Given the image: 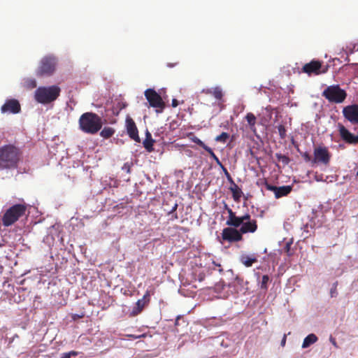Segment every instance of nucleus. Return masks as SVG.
Here are the masks:
<instances>
[{
	"instance_id": "obj_1",
	"label": "nucleus",
	"mask_w": 358,
	"mask_h": 358,
	"mask_svg": "<svg viewBox=\"0 0 358 358\" xmlns=\"http://www.w3.org/2000/svg\"><path fill=\"white\" fill-rule=\"evenodd\" d=\"M20 152L13 145H4L0 148V168H15L20 160Z\"/></svg>"
},
{
	"instance_id": "obj_2",
	"label": "nucleus",
	"mask_w": 358,
	"mask_h": 358,
	"mask_svg": "<svg viewBox=\"0 0 358 358\" xmlns=\"http://www.w3.org/2000/svg\"><path fill=\"white\" fill-rule=\"evenodd\" d=\"M102 124L101 117L91 112L83 113L79 119L80 128L86 134H96L101 129Z\"/></svg>"
},
{
	"instance_id": "obj_3",
	"label": "nucleus",
	"mask_w": 358,
	"mask_h": 358,
	"mask_svg": "<svg viewBox=\"0 0 358 358\" xmlns=\"http://www.w3.org/2000/svg\"><path fill=\"white\" fill-rule=\"evenodd\" d=\"M61 90L57 85L39 87L35 91L34 97L37 102L43 104L50 103L59 96Z\"/></svg>"
},
{
	"instance_id": "obj_4",
	"label": "nucleus",
	"mask_w": 358,
	"mask_h": 358,
	"mask_svg": "<svg viewBox=\"0 0 358 358\" xmlns=\"http://www.w3.org/2000/svg\"><path fill=\"white\" fill-rule=\"evenodd\" d=\"M27 206L25 204L19 203L10 207L3 215V225L5 227L12 225L25 214Z\"/></svg>"
},
{
	"instance_id": "obj_5",
	"label": "nucleus",
	"mask_w": 358,
	"mask_h": 358,
	"mask_svg": "<svg viewBox=\"0 0 358 358\" xmlns=\"http://www.w3.org/2000/svg\"><path fill=\"white\" fill-rule=\"evenodd\" d=\"M57 64V58L53 55L43 57L36 70L37 76H50L54 73Z\"/></svg>"
},
{
	"instance_id": "obj_6",
	"label": "nucleus",
	"mask_w": 358,
	"mask_h": 358,
	"mask_svg": "<svg viewBox=\"0 0 358 358\" xmlns=\"http://www.w3.org/2000/svg\"><path fill=\"white\" fill-rule=\"evenodd\" d=\"M322 96L331 103H341L347 96L346 92L338 85L327 87L322 92Z\"/></svg>"
},
{
	"instance_id": "obj_7",
	"label": "nucleus",
	"mask_w": 358,
	"mask_h": 358,
	"mask_svg": "<svg viewBox=\"0 0 358 358\" xmlns=\"http://www.w3.org/2000/svg\"><path fill=\"white\" fill-rule=\"evenodd\" d=\"M238 218L241 219V222L238 224H230L229 226L234 227H240L239 231L241 234L248 233H255L257 230V222L255 219H251L250 214L246 213L243 216H238Z\"/></svg>"
},
{
	"instance_id": "obj_8",
	"label": "nucleus",
	"mask_w": 358,
	"mask_h": 358,
	"mask_svg": "<svg viewBox=\"0 0 358 358\" xmlns=\"http://www.w3.org/2000/svg\"><path fill=\"white\" fill-rule=\"evenodd\" d=\"M144 94L151 107L159 108L160 111H162L165 107V103L155 90L151 88L147 89Z\"/></svg>"
},
{
	"instance_id": "obj_9",
	"label": "nucleus",
	"mask_w": 358,
	"mask_h": 358,
	"mask_svg": "<svg viewBox=\"0 0 358 358\" xmlns=\"http://www.w3.org/2000/svg\"><path fill=\"white\" fill-rule=\"evenodd\" d=\"M313 155L314 157L312 159V164L321 163L324 165L329 164L331 155L327 147L318 146L315 148Z\"/></svg>"
},
{
	"instance_id": "obj_10",
	"label": "nucleus",
	"mask_w": 358,
	"mask_h": 358,
	"mask_svg": "<svg viewBox=\"0 0 358 358\" xmlns=\"http://www.w3.org/2000/svg\"><path fill=\"white\" fill-rule=\"evenodd\" d=\"M237 228L238 227H234L231 226H229V227L224 228L222 232V240L229 243H234L243 241V237L239 229H237Z\"/></svg>"
},
{
	"instance_id": "obj_11",
	"label": "nucleus",
	"mask_w": 358,
	"mask_h": 358,
	"mask_svg": "<svg viewBox=\"0 0 358 358\" xmlns=\"http://www.w3.org/2000/svg\"><path fill=\"white\" fill-rule=\"evenodd\" d=\"M266 189L273 192L275 197L280 199L282 196H287L292 190V185H284L281 187H276L268 183L266 181L264 183Z\"/></svg>"
},
{
	"instance_id": "obj_12",
	"label": "nucleus",
	"mask_w": 358,
	"mask_h": 358,
	"mask_svg": "<svg viewBox=\"0 0 358 358\" xmlns=\"http://www.w3.org/2000/svg\"><path fill=\"white\" fill-rule=\"evenodd\" d=\"M2 113L17 114L21 111V106L18 100L15 99H10L6 101L1 108Z\"/></svg>"
},
{
	"instance_id": "obj_13",
	"label": "nucleus",
	"mask_w": 358,
	"mask_h": 358,
	"mask_svg": "<svg viewBox=\"0 0 358 358\" xmlns=\"http://www.w3.org/2000/svg\"><path fill=\"white\" fill-rule=\"evenodd\" d=\"M338 128L341 139L346 143L352 145L358 144V135L355 136L340 123L338 124Z\"/></svg>"
},
{
	"instance_id": "obj_14",
	"label": "nucleus",
	"mask_w": 358,
	"mask_h": 358,
	"mask_svg": "<svg viewBox=\"0 0 358 358\" xmlns=\"http://www.w3.org/2000/svg\"><path fill=\"white\" fill-rule=\"evenodd\" d=\"M322 68V62L318 60H312L309 63H307L303 65L302 68V71L308 75L310 76L312 74L319 75L322 73H325V71H321L320 69Z\"/></svg>"
},
{
	"instance_id": "obj_15",
	"label": "nucleus",
	"mask_w": 358,
	"mask_h": 358,
	"mask_svg": "<svg viewBox=\"0 0 358 358\" xmlns=\"http://www.w3.org/2000/svg\"><path fill=\"white\" fill-rule=\"evenodd\" d=\"M343 114L345 119L352 124H358V104H353L345 107Z\"/></svg>"
},
{
	"instance_id": "obj_16",
	"label": "nucleus",
	"mask_w": 358,
	"mask_h": 358,
	"mask_svg": "<svg viewBox=\"0 0 358 358\" xmlns=\"http://www.w3.org/2000/svg\"><path fill=\"white\" fill-rule=\"evenodd\" d=\"M150 301V292L147 290L143 295L141 299H139L136 303L135 306L133 308L131 315L132 316H136L139 315L143 310V308L147 306Z\"/></svg>"
},
{
	"instance_id": "obj_17",
	"label": "nucleus",
	"mask_w": 358,
	"mask_h": 358,
	"mask_svg": "<svg viewBox=\"0 0 358 358\" xmlns=\"http://www.w3.org/2000/svg\"><path fill=\"white\" fill-rule=\"evenodd\" d=\"M126 128L129 136L136 142H140L138 131L134 120L129 115L126 117Z\"/></svg>"
},
{
	"instance_id": "obj_18",
	"label": "nucleus",
	"mask_w": 358,
	"mask_h": 358,
	"mask_svg": "<svg viewBox=\"0 0 358 358\" xmlns=\"http://www.w3.org/2000/svg\"><path fill=\"white\" fill-rule=\"evenodd\" d=\"M224 209L227 211L229 216L226 222V224L229 226L230 224H238L241 221V219L238 218L236 213L230 208L227 203H224Z\"/></svg>"
},
{
	"instance_id": "obj_19",
	"label": "nucleus",
	"mask_w": 358,
	"mask_h": 358,
	"mask_svg": "<svg viewBox=\"0 0 358 358\" xmlns=\"http://www.w3.org/2000/svg\"><path fill=\"white\" fill-rule=\"evenodd\" d=\"M240 262L246 267H250L254 263L257 262V258L255 255H245L243 254L240 257Z\"/></svg>"
},
{
	"instance_id": "obj_20",
	"label": "nucleus",
	"mask_w": 358,
	"mask_h": 358,
	"mask_svg": "<svg viewBox=\"0 0 358 358\" xmlns=\"http://www.w3.org/2000/svg\"><path fill=\"white\" fill-rule=\"evenodd\" d=\"M213 96L215 97L216 100L218 101L217 105L222 108L224 107L223 103L224 101L223 96L224 94L222 90L220 87H213Z\"/></svg>"
},
{
	"instance_id": "obj_21",
	"label": "nucleus",
	"mask_w": 358,
	"mask_h": 358,
	"mask_svg": "<svg viewBox=\"0 0 358 358\" xmlns=\"http://www.w3.org/2000/svg\"><path fill=\"white\" fill-rule=\"evenodd\" d=\"M246 121L248 122V126L250 129V130L254 132V133H256V122H257V118L255 117V115L252 113H248L245 117Z\"/></svg>"
},
{
	"instance_id": "obj_22",
	"label": "nucleus",
	"mask_w": 358,
	"mask_h": 358,
	"mask_svg": "<svg viewBox=\"0 0 358 358\" xmlns=\"http://www.w3.org/2000/svg\"><path fill=\"white\" fill-rule=\"evenodd\" d=\"M229 190L232 193V197L234 200L236 202H238L243 194L242 190L236 184L234 185H231V187H229Z\"/></svg>"
},
{
	"instance_id": "obj_23",
	"label": "nucleus",
	"mask_w": 358,
	"mask_h": 358,
	"mask_svg": "<svg viewBox=\"0 0 358 358\" xmlns=\"http://www.w3.org/2000/svg\"><path fill=\"white\" fill-rule=\"evenodd\" d=\"M318 340V338L317 336L314 334H310L308 335L303 340L302 343V348H307L310 345L314 344L316 343Z\"/></svg>"
},
{
	"instance_id": "obj_24",
	"label": "nucleus",
	"mask_w": 358,
	"mask_h": 358,
	"mask_svg": "<svg viewBox=\"0 0 358 358\" xmlns=\"http://www.w3.org/2000/svg\"><path fill=\"white\" fill-rule=\"evenodd\" d=\"M154 142L155 141L152 138L151 134L149 132H147L146 138L143 141V146L148 152H152L153 150Z\"/></svg>"
},
{
	"instance_id": "obj_25",
	"label": "nucleus",
	"mask_w": 358,
	"mask_h": 358,
	"mask_svg": "<svg viewBox=\"0 0 358 358\" xmlns=\"http://www.w3.org/2000/svg\"><path fill=\"white\" fill-rule=\"evenodd\" d=\"M115 134V129L112 127H104L100 135L104 138H110L113 134Z\"/></svg>"
},
{
	"instance_id": "obj_26",
	"label": "nucleus",
	"mask_w": 358,
	"mask_h": 358,
	"mask_svg": "<svg viewBox=\"0 0 358 358\" xmlns=\"http://www.w3.org/2000/svg\"><path fill=\"white\" fill-rule=\"evenodd\" d=\"M275 157L278 159V160L279 162H281L284 165H287L290 162V159L287 156L282 155L280 153H276Z\"/></svg>"
},
{
	"instance_id": "obj_27",
	"label": "nucleus",
	"mask_w": 358,
	"mask_h": 358,
	"mask_svg": "<svg viewBox=\"0 0 358 358\" xmlns=\"http://www.w3.org/2000/svg\"><path fill=\"white\" fill-rule=\"evenodd\" d=\"M229 138V135L228 133L222 132L221 134H220L215 137V141L217 142H221V143H224L227 142V141L228 140Z\"/></svg>"
},
{
	"instance_id": "obj_28",
	"label": "nucleus",
	"mask_w": 358,
	"mask_h": 358,
	"mask_svg": "<svg viewBox=\"0 0 358 358\" xmlns=\"http://www.w3.org/2000/svg\"><path fill=\"white\" fill-rule=\"evenodd\" d=\"M206 151L208 152V153L210 155V157H212L215 161L216 164L219 166H222V162H220L219 158L217 157V155L214 153V152L210 147L208 148V149H206Z\"/></svg>"
},
{
	"instance_id": "obj_29",
	"label": "nucleus",
	"mask_w": 358,
	"mask_h": 358,
	"mask_svg": "<svg viewBox=\"0 0 358 358\" xmlns=\"http://www.w3.org/2000/svg\"><path fill=\"white\" fill-rule=\"evenodd\" d=\"M280 138L284 139L286 137V129L283 124L277 127Z\"/></svg>"
},
{
	"instance_id": "obj_30",
	"label": "nucleus",
	"mask_w": 358,
	"mask_h": 358,
	"mask_svg": "<svg viewBox=\"0 0 358 358\" xmlns=\"http://www.w3.org/2000/svg\"><path fill=\"white\" fill-rule=\"evenodd\" d=\"M269 280H270V278H269L268 275H264L262 276V282H261V288L264 289H268L267 284Z\"/></svg>"
},
{
	"instance_id": "obj_31",
	"label": "nucleus",
	"mask_w": 358,
	"mask_h": 358,
	"mask_svg": "<svg viewBox=\"0 0 358 358\" xmlns=\"http://www.w3.org/2000/svg\"><path fill=\"white\" fill-rule=\"evenodd\" d=\"M192 141L194 143H195L196 145H198L199 146L203 148L205 150H206V149H208V148H209L201 140H200L199 138H197L196 136L192 138Z\"/></svg>"
},
{
	"instance_id": "obj_32",
	"label": "nucleus",
	"mask_w": 358,
	"mask_h": 358,
	"mask_svg": "<svg viewBox=\"0 0 358 358\" xmlns=\"http://www.w3.org/2000/svg\"><path fill=\"white\" fill-rule=\"evenodd\" d=\"M25 85L29 89H33L36 87V81L34 79H27L25 81Z\"/></svg>"
},
{
	"instance_id": "obj_33",
	"label": "nucleus",
	"mask_w": 358,
	"mask_h": 358,
	"mask_svg": "<svg viewBox=\"0 0 358 358\" xmlns=\"http://www.w3.org/2000/svg\"><path fill=\"white\" fill-rule=\"evenodd\" d=\"M337 285H338V282H336L333 284V286L330 289L331 297H335L338 295Z\"/></svg>"
},
{
	"instance_id": "obj_34",
	"label": "nucleus",
	"mask_w": 358,
	"mask_h": 358,
	"mask_svg": "<svg viewBox=\"0 0 358 358\" xmlns=\"http://www.w3.org/2000/svg\"><path fill=\"white\" fill-rule=\"evenodd\" d=\"M127 104L125 102L119 101L116 104V108L118 110L117 112V114H118L120 110L125 108L127 107Z\"/></svg>"
},
{
	"instance_id": "obj_35",
	"label": "nucleus",
	"mask_w": 358,
	"mask_h": 358,
	"mask_svg": "<svg viewBox=\"0 0 358 358\" xmlns=\"http://www.w3.org/2000/svg\"><path fill=\"white\" fill-rule=\"evenodd\" d=\"M78 352L76 351H71L69 352L63 353L61 358H71V356H76Z\"/></svg>"
},
{
	"instance_id": "obj_36",
	"label": "nucleus",
	"mask_w": 358,
	"mask_h": 358,
	"mask_svg": "<svg viewBox=\"0 0 358 358\" xmlns=\"http://www.w3.org/2000/svg\"><path fill=\"white\" fill-rule=\"evenodd\" d=\"M302 157H303L304 160L306 162H312V158L310 157V155L308 153V152H304L303 155H302Z\"/></svg>"
},
{
	"instance_id": "obj_37",
	"label": "nucleus",
	"mask_w": 358,
	"mask_h": 358,
	"mask_svg": "<svg viewBox=\"0 0 358 358\" xmlns=\"http://www.w3.org/2000/svg\"><path fill=\"white\" fill-rule=\"evenodd\" d=\"M213 88H207L202 90L201 92L206 94H212L213 95Z\"/></svg>"
},
{
	"instance_id": "obj_38",
	"label": "nucleus",
	"mask_w": 358,
	"mask_h": 358,
	"mask_svg": "<svg viewBox=\"0 0 358 358\" xmlns=\"http://www.w3.org/2000/svg\"><path fill=\"white\" fill-rule=\"evenodd\" d=\"M220 167L222 169L226 178H227V176H230V173H229V171H227V169L224 167V166L223 164H222V166H220Z\"/></svg>"
},
{
	"instance_id": "obj_39",
	"label": "nucleus",
	"mask_w": 358,
	"mask_h": 358,
	"mask_svg": "<svg viewBox=\"0 0 358 358\" xmlns=\"http://www.w3.org/2000/svg\"><path fill=\"white\" fill-rule=\"evenodd\" d=\"M227 180L229 181V182L231 185H236V183L234 182L232 177L230 176H227Z\"/></svg>"
},
{
	"instance_id": "obj_40",
	"label": "nucleus",
	"mask_w": 358,
	"mask_h": 358,
	"mask_svg": "<svg viewBox=\"0 0 358 358\" xmlns=\"http://www.w3.org/2000/svg\"><path fill=\"white\" fill-rule=\"evenodd\" d=\"M171 106L173 107V108H176L178 106V101L177 99H173L172 100V103H171Z\"/></svg>"
},
{
	"instance_id": "obj_41",
	"label": "nucleus",
	"mask_w": 358,
	"mask_h": 358,
	"mask_svg": "<svg viewBox=\"0 0 358 358\" xmlns=\"http://www.w3.org/2000/svg\"><path fill=\"white\" fill-rule=\"evenodd\" d=\"M124 170H126L127 173H130V166L127 163L124 164V166L122 167Z\"/></svg>"
},
{
	"instance_id": "obj_42",
	"label": "nucleus",
	"mask_w": 358,
	"mask_h": 358,
	"mask_svg": "<svg viewBox=\"0 0 358 358\" xmlns=\"http://www.w3.org/2000/svg\"><path fill=\"white\" fill-rule=\"evenodd\" d=\"M83 317V315H80L74 314V315H73L72 318H73L74 320H77V319H78V318H82Z\"/></svg>"
},
{
	"instance_id": "obj_43",
	"label": "nucleus",
	"mask_w": 358,
	"mask_h": 358,
	"mask_svg": "<svg viewBox=\"0 0 358 358\" xmlns=\"http://www.w3.org/2000/svg\"><path fill=\"white\" fill-rule=\"evenodd\" d=\"M285 343H286V335H284L280 344L282 346H285Z\"/></svg>"
},
{
	"instance_id": "obj_44",
	"label": "nucleus",
	"mask_w": 358,
	"mask_h": 358,
	"mask_svg": "<svg viewBox=\"0 0 358 358\" xmlns=\"http://www.w3.org/2000/svg\"><path fill=\"white\" fill-rule=\"evenodd\" d=\"M178 208V203H175L174 206L172 207L171 210L170 211V213L175 212L177 210Z\"/></svg>"
},
{
	"instance_id": "obj_45",
	"label": "nucleus",
	"mask_w": 358,
	"mask_h": 358,
	"mask_svg": "<svg viewBox=\"0 0 358 358\" xmlns=\"http://www.w3.org/2000/svg\"><path fill=\"white\" fill-rule=\"evenodd\" d=\"M178 63H168L167 66L168 67H173L175 66Z\"/></svg>"
},
{
	"instance_id": "obj_46",
	"label": "nucleus",
	"mask_w": 358,
	"mask_h": 358,
	"mask_svg": "<svg viewBox=\"0 0 358 358\" xmlns=\"http://www.w3.org/2000/svg\"><path fill=\"white\" fill-rule=\"evenodd\" d=\"M330 341L334 346H336V342L334 338L331 337Z\"/></svg>"
},
{
	"instance_id": "obj_47",
	"label": "nucleus",
	"mask_w": 358,
	"mask_h": 358,
	"mask_svg": "<svg viewBox=\"0 0 358 358\" xmlns=\"http://www.w3.org/2000/svg\"><path fill=\"white\" fill-rule=\"evenodd\" d=\"M129 337H132V338H140V337H141V336H133V335H129ZM142 336H143V335H142Z\"/></svg>"
},
{
	"instance_id": "obj_48",
	"label": "nucleus",
	"mask_w": 358,
	"mask_h": 358,
	"mask_svg": "<svg viewBox=\"0 0 358 358\" xmlns=\"http://www.w3.org/2000/svg\"><path fill=\"white\" fill-rule=\"evenodd\" d=\"M180 318V316H178V317H177V318H176V325H177V324H178V320H179Z\"/></svg>"
},
{
	"instance_id": "obj_49",
	"label": "nucleus",
	"mask_w": 358,
	"mask_h": 358,
	"mask_svg": "<svg viewBox=\"0 0 358 358\" xmlns=\"http://www.w3.org/2000/svg\"><path fill=\"white\" fill-rule=\"evenodd\" d=\"M352 65H354L355 66H356V68L358 69V64H353Z\"/></svg>"
},
{
	"instance_id": "obj_50",
	"label": "nucleus",
	"mask_w": 358,
	"mask_h": 358,
	"mask_svg": "<svg viewBox=\"0 0 358 358\" xmlns=\"http://www.w3.org/2000/svg\"><path fill=\"white\" fill-rule=\"evenodd\" d=\"M249 343V341H247L246 343H245V345H247Z\"/></svg>"
},
{
	"instance_id": "obj_51",
	"label": "nucleus",
	"mask_w": 358,
	"mask_h": 358,
	"mask_svg": "<svg viewBox=\"0 0 358 358\" xmlns=\"http://www.w3.org/2000/svg\"><path fill=\"white\" fill-rule=\"evenodd\" d=\"M357 175H358V172H357Z\"/></svg>"
}]
</instances>
